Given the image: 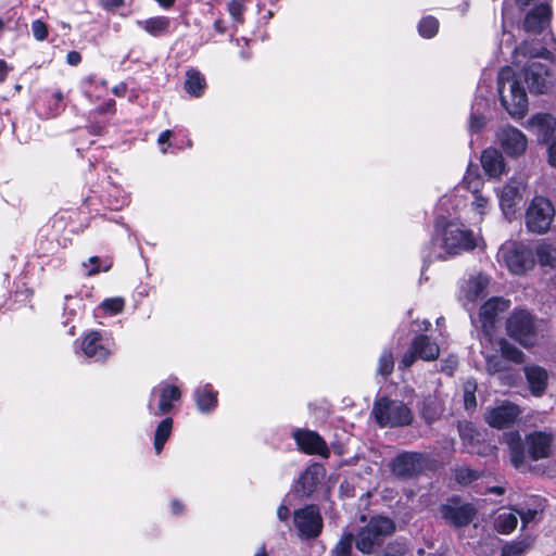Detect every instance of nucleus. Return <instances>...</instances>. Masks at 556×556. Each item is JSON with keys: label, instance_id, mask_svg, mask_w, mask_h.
Listing matches in <instances>:
<instances>
[{"label": "nucleus", "instance_id": "1", "mask_svg": "<svg viewBox=\"0 0 556 556\" xmlns=\"http://www.w3.org/2000/svg\"><path fill=\"white\" fill-rule=\"evenodd\" d=\"M459 203L456 195H443L439 200L434 235L422 252L424 266L432 261H445L477 247L478 237L448 212L450 206L455 210Z\"/></svg>", "mask_w": 556, "mask_h": 556}, {"label": "nucleus", "instance_id": "2", "mask_svg": "<svg viewBox=\"0 0 556 556\" xmlns=\"http://www.w3.org/2000/svg\"><path fill=\"white\" fill-rule=\"evenodd\" d=\"M527 84L531 93H546L554 85L551 72H498L497 90L502 105L515 118H522L528 111Z\"/></svg>", "mask_w": 556, "mask_h": 556}, {"label": "nucleus", "instance_id": "3", "mask_svg": "<svg viewBox=\"0 0 556 556\" xmlns=\"http://www.w3.org/2000/svg\"><path fill=\"white\" fill-rule=\"evenodd\" d=\"M508 446L510 464L520 472L532 469L530 462L549 458L554 451V435L552 432L535 430L522 439L518 431L506 432L503 435Z\"/></svg>", "mask_w": 556, "mask_h": 556}, {"label": "nucleus", "instance_id": "4", "mask_svg": "<svg viewBox=\"0 0 556 556\" xmlns=\"http://www.w3.org/2000/svg\"><path fill=\"white\" fill-rule=\"evenodd\" d=\"M371 415L381 428H400L409 426L414 415L402 401L382 396L374 402Z\"/></svg>", "mask_w": 556, "mask_h": 556}, {"label": "nucleus", "instance_id": "5", "mask_svg": "<svg viewBox=\"0 0 556 556\" xmlns=\"http://www.w3.org/2000/svg\"><path fill=\"white\" fill-rule=\"evenodd\" d=\"M182 393L180 388L164 380L154 386L147 400V410L153 417H168L180 403Z\"/></svg>", "mask_w": 556, "mask_h": 556}, {"label": "nucleus", "instance_id": "6", "mask_svg": "<svg viewBox=\"0 0 556 556\" xmlns=\"http://www.w3.org/2000/svg\"><path fill=\"white\" fill-rule=\"evenodd\" d=\"M496 258L514 275H523L535 264L531 248L518 241L504 242L498 249Z\"/></svg>", "mask_w": 556, "mask_h": 556}, {"label": "nucleus", "instance_id": "7", "mask_svg": "<svg viewBox=\"0 0 556 556\" xmlns=\"http://www.w3.org/2000/svg\"><path fill=\"white\" fill-rule=\"evenodd\" d=\"M542 323L526 309H515L506 321L507 334L526 348L536 343Z\"/></svg>", "mask_w": 556, "mask_h": 556}, {"label": "nucleus", "instance_id": "8", "mask_svg": "<svg viewBox=\"0 0 556 556\" xmlns=\"http://www.w3.org/2000/svg\"><path fill=\"white\" fill-rule=\"evenodd\" d=\"M80 353L94 362L106 361L115 350L112 336L105 331L89 330L79 339Z\"/></svg>", "mask_w": 556, "mask_h": 556}, {"label": "nucleus", "instance_id": "9", "mask_svg": "<svg viewBox=\"0 0 556 556\" xmlns=\"http://www.w3.org/2000/svg\"><path fill=\"white\" fill-rule=\"evenodd\" d=\"M394 530V523L386 517H374L358 532L355 540L356 548L364 553L370 554L376 545H379L383 538L391 534Z\"/></svg>", "mask_w": 556, "mask_h": 556}, {"label": "nucleus", "instance_id": "10", "mask_svg": "<svg viewBox=\"0 0 556 556\" xmlns=\"http://www.w3.org/2000/svg\"><path fill=\"white\" fill-rule=\"evenodd\" d=\"M555 216L552 202L544 197H534L526 211V226L530 232L542 235L549 230Z\"/></svg>", "mask_w": 556, "mask_h": 556}, {"label": "nucleus", "instance_id": "11", "mask_svg": "<svg viewBox=\"0 0 556 556\" xmlns=\"http://www.w3.org/2000/svg\"><path fill=\"white\" fill-rule=\"evenodd\" d=\"M510 305L509 300H505L504 298H491L489 299L479 311V321L481 324V329L483 332V337L488 341H492L493 330L498 319V315L506 309H508Z\"/></svg>", "mask_w": 556, "mask_h": 556}, {"label": "nucleus", "instance_id": "12", "mask_svg": "<svg viewBox=\"0 0 556 556\" xmlns=\"http://www.w3.org/2000/svg\"><path fill=\"white\" fill-rule=\"evenodd\" d=\"M293 521L300 536L305 539L318 536L323 529L319 510L313 505L295 510Z\"/></svg>", "mask_w": 556, "mask_h": 556}, {"label": "nucleus", "instance_id": "13", "mask_svg": "<svg viewBox=\"0 0 556 556\" xmlns=\"http://www.w3.org/2000/svg\"><path fill=\"white\" fill-rule=\"evenodd\" d=\"M425 466V457L416 452H403L390 463L391 472L400 479H410L420 473Z\"/></svg>", "mask_w": 556, "mask_h": 556}, {"label": "nucleus", "instance_id": "14", "mask_svg": "<svg viewBox=\"0 0 556 556\" xmlns=\"http://www.w3.org/2000/svg\"><path fill=\"white\" fill-rule=\"evenodd\" d=\"M525 189V178L514 177L508 184L497 191L501 208L507 218L515 214L516 206L522 200V192Z\"/></svg>", "mask_w": 556, "mask_h": 556}, {"label": "nucleus", "instance_id": "15", "mask_svg": "<svg viewBox=\"0 0 556 556\" xmlns=\"http://www.w3.org/2000/svg\"><path fill=\"white\" fill-rule=\"evenodd\" d=\"M521 409L518 405L504 401L500 405L490 408L485 413V421L493 428L503 429L510 427L520 416Z\"/></svg>", "mask_w": 556, "mask_h": 556}, {"label": "nucleus", "instance_id": "16", "mask_svg": "<svg viewBox=\"0 0 556 556\" xmlns=\"http://www.w3.org/2000/svg\"><path fill=\"white\" fill-rule=\"evenodd\" d=\"M539 58L551 60L553 53L545 48H534L532 43L527 40L513 51V64L521 70H532L535 67L536 63H530V61Z\"/></svg>", "mask_w": 556, "mask_h": 556}, {"label": "nucleus", "instance_id": "17", "mask_svg": "<svg viewBox=\"0 0 556 556\" xmlns=\"http://www.w3.org/2000/svg\"><path fill=\"white\" fill-rule=\"evenodd\" d=\"M497 140L507 155L519 156L528 146V139L522 131L513 127L506 126L497 134Z\"/></svg>", "mask_w": 556, "mask_h": 556}, {"label": "nucleus", "instance_id": "18", "mask_svg": "<svg viewBox=\"0 0 556 556\" xmlns=\"http://www.w3.org/2000/svg\"><path fill=\"white\" fill-rule=\"evenodd\" d=\"M440 513L445 522L455 528L469 525L476 516V509L470 504H444L441 505Z\"/></svg>", "mask_w": 556, "mask_h": 556}, {"label": "nucleus", "instance_id": "19", "mask_svg": "<svg viewBox=\"0 0 556 556\" xmlns=\"http://www.w3.org/2000/svg\"><path fill=\"white\" fill-rule=\"evenodd\" d=\"M64 106L63 94L59 90H46L36 101V111L43 118L58 116Z\"/></svg>", "mask_w": 556, "mask_h": 556}, {"label": "nucleus", "instance_id": "20", "mask_svg": "<svg viewBox=\"0 0 556 556\" xmlns=\"http://www.w3.org/2000/svg\"><path fill=\"white\" fill-rule=\"evenodd\" d=\"M299 448L306 454H328L324 439L315 431L296 429L292 433Z\"/></svg>", "mask_w": 556, "mask_h": 556}, {"label": "nucleus", "instance_id": "21", "mask_svg": "<svg viewBox=\"0 0 556 556\" xmlns=\"http://www.w3.org/2000/svg\"><path fill=\"white\" fill-rule=\"evenodd\" d=\"M545 508L544 500L538 495H531L516 507L518 517L521 520V529L527 528L531 523L541 520V515Z\"/></svg>", "mask_w": 556, "mask_h": 556}, {"label": "nucleus", "instance_id": "22", "mask_svg": "<svg viewBox=\"0 0 556 556\" xmlns=\"http://www.w3.org/2000/svg\"><path fill=\"white\" fill-rule=\"evenodd\" d=\"M489 282V277L482 274L469 277L460 288L459 296L464 305L472 304L484 296Z\"/></svg>", "mask_w": 556, "mask_h": 556}, {"label": "nucleus", "instance_id": "23", "mask_svg": "<svg viewBox=\"0 0 556 556\" xmlns=\"http://www.w3.org/2000/svg\"><path fill=\"white\" fill-rule=\"evenodd\" d=\"M526 380L530 393L535 397H541L548 386V372L539 365H527L523 367Z\"/></svg>", "mask_w": 556, "mask_h": 556}, {"label": "nucleus", "instance_id": "24", "mask_svg": "<svg viewBox=\"0 0 556 556\" xmlns=\"http://www.w3.org/2000/svg\"><path fill=\"white\" fill-rule=\"evenodd\" d=\"M325 477V468L319 464L308 466L299 477L295 485L296 492L302 495H311Z\"/></svg>", "mask_w": 556, "mask_h": 556}, {"label": "nucleus", "instance_id": "25", "mask_svg": "<svg viewBox=\"0 0 556 556\" xmlns=\"http://www.w3.org/2000/svg\"><path fill=\"white\" fill-rule=\"evenodd\" d=\"M463 184L473 195L472 208L480 215L485 214L489 208V198L484 197L480 191V187L483 185L482 179L471 169H468L464 176Z\"/></svg>", "mask_w": 556, "mask_h": 556}, {"label": "nucleus", "instance_id": "26", "mask_svg": "<svg viewBox=\"0 0 556 556\" xmlns=\"http://www.w3.org/2000/svg\"><path fill=\"white\" fill-rule=\"evenodd\" d=\"M551 8L540 4L527 13L522 27L527 33L540 34L548 26L551 20Z\"/></svg>", "mask_w": 556, "mask_h": 556}, {"label": "nucleus", "instance_id": "27", "mask_svg": "<svg viewBox=\"0 0 556 556\" xmlns=\"http://www.w3.org/2000/svg\"><path fill=\"white\" fill-rule=\"evenodd\" d=\"M526 128L535 134L540 141H547L556 129V119L551 114L538 113L528 119Z\"/></svg>", "mask_w": 556, "mask_h": 556}, {"label": "nucleus", "instance_id": "28", "mask_svg": "<svg viewBox=\"0 0 556 556\" xmlns=\"http://www.w3.org/2000/svg\"><path fill=\"white\" fill-rule=\"evenodd\" d=\"M217 391H215L210 383L195 388L193 397L199 412L202 414H208L213 412L217 406Z\"/></svg>", "mask_w": 556, "mask_h": 556}, {"label": "nucleus", "instance_id": "29", "mask_svg": "<svg viewBox=\"0 0 556 556\" xmlns=\"http://www.w3.org/2000/svg\"><path fill=\"white\" fill-rule=\"evenodd\" d=\"M481 164L490 177H498L505 169L503 155L493 148L485 149L481 154Z\"/></svg>", "mask_w": 556, "mask_h": 556}, {"label": "nucleus", "instance_id": "30", "mask_svg": "<svg viewBox=\"0 0 556 556\" xmlns=\"http://www.w3.org/2000/svg\"><path fill=\"white\" fill-rule=\"evenodd\" d=\"M488 101L484 98H477L472 105L469 119V132L471 136L479 134L486 125L485 112Z\"/></svg>", "mask_w": 556, "mask_h": 556}, {"label": "nucleus", "instance_id": "31", "mask_svg": "<svg viewBox=\"0 0 556 556\" xmlns=\"http://www.w3.org/2000/svg\"><path fill=\"white\" fill-rule=\"evenodd\" d=\"M413 344L414 351H416L418 358L424 361H434L440 354L439 345L426 334L417 336L414 339Z\"/></svg>", "mask_w": 556, "mask_h": 556}, {"label": "nucleus", "instance_id": "32", "mask_svg": "<svg viewBox=\"0 0 556 556\" xmlns=\"http://www.w3.org/2000/svg\"><path fill=\"white\" fill-rule=\"evenodd\" d=\"M518 525L516 508L500 510L494 517V529L501 534H510Z\"/></svg>", "mask_w": 556, "mask_h": 556}, {"label": "nucleus", "instance_id": "33", "mask_svg": "<svg viewBox=\"0 0 556 556\" xmlns=\"http://www.w3.org/2000/svg\"><path fill=\"white\" fill-rule=\"evenodd\" d=\"M173 425L174 420L172 417H164L156 425L153 435V447L157 455L162 453L167 440L169 439L173 431Z\"/></svg>", "mask_w": 556, "mask_h": 556}, {"label": "nucleus", "instance_id": "34", "mask_svg": "<svg viewBox=\"0 0 556 556\" xmlns=\"http://www.w3.org/2000/svg\"><path fill=\"white\" fill-rule=\"evenodd\" d=\"M138 26L144 29L151 36L164 35L170 25V21L166 16H155L144 21H138Z\"/></svg>", "mask_w": 556, "mask_h": 556}, {"label": "nucleus", "instance_id": "35", "mask_svg": "<svg viewBox=\"0 0 556 556\" xmlns=\"http://www.w3.org/2000/svg\"><path fill=\"white\" fill-rule=\"evenodd\" d=\"M535 255L542 267H556V244L542 241L535 249Z\"/></svg>", "mask_w": 556, "mask_h": 556}, {"label": "nucleus", "instance_id": "36", "mask_svg": "<svg viewBox=\"0 0 556 556\" xmlns=\"http://www.w3.org/2000/svg\"><path fill=\"white\" fill-rule=\"evenodd\" d=\"M205 87L206 81L201 72H187L185 89L190 96L195 98L202 96Z\"/></svg>", "mask_w": 556, "mask_h": 556}, {"label": "nucleus", "instance_id": "37", "mask_svg": "<svg viewBox=\"0 0 556 556\" xmlns=\"http://www.w3.org/2000/svg\"><path fill=\"white\" fill-rule=\"evenodd\" d=\"M497 345L500 348V352L502 357H504L507 362H513L515 364H522L525 362V354L513 343L508 342L505 339H500L497 341Z\"/></svg>", "mask_w": 556, "mask_h": 556}, {"label": "nucleus", "instance_id": "38", "mask_svg": "<svg viewBox=\"0 0 556 556\" xmlns=\"http://www.w3.org/2000/svg\"><path fill=\"white\" fill-rule=\"evenodd\" d=\"M532 540L529 536L514 540L502 547L501 556H521L530 548Z\"/></svg>", "mask_w": 556, "mask_h": 556}, {"label": "nucleus", "instance_id": "39", "mask_svg": "<svg viewBox=\"0 0 556 556\" xmlns=\"http://www.w3.org/2000/svg\"><path fill=\"white\" fill-rule=\"evenodd\" d=\"M125 300L121 296L104 299L98 306V309L106 315L115 316L123 313Z\"/></svg>", "mask_w": 556, "mask_h": 556}, {"label": "nucleus", "instance_id": "40", "mask_svg": "<svg viewBox=\"0 0 556 556\" xmlns=\"http://www.w3.org/2000/svg\"><path fill=\"white\" fill-rule=\"evenodd\" d=\"M394 368V357L390 350H383L377 366V372L381 376H389Z\"/></svg>", "mask_w": 556, "mask_h": 556}, {"label": "nucleus", "instance_id": "41", "mask_svg": "<svg viewBox=\"0 0 556 556\" xmlns=\"http://www.w3.org/2000/svg\"><path fill=\"white\" fill-rule=\"evenodd\" d=\"M485 368L490 375L508 370L504 357L497 354L485 355Z\"/></svg>", "mask_w": 556, "mask_h": 556}, {"label": "nucleus", "instance_id": "42", "mask_svg": "<svg viewBox=\"0 0 556 556\" xmlns=\"http://www.w3.org/2000/svg\"><path fill=\"white\" fill-rule=\"evenodd\" d=\"M354 538L352 533H344L332 549V556H351Z\"/></svg>", "mask_w": 556, "mask_h": 556}, {"label": "nucleus", "instance_id": "43", "mask_svg": "<svg viewBox=\"0 0 556 556\" xmlns=\"http://www.w3.org/2000/svg\"><path fill=\"white\" fill-rule=\"evenodd\" d=\"M439 29V22L433 16L424 17L418 25L419 34L425 38H432Z\"/></svg>", "mask_w": 556, "mask_h": 556}, {"label": "nucleus", "instance_id": "44", "mask_svg": "<svg viewBox=\"0 0 556 556\" xmlns=\"http://www.w3.org/2000/svg\"><path fill=\"white\" fill-rule=\"evenodd\" d=\"M479 476L480 475L478 471L468 467H458L454 470L455 480L462 485L469 484L470 482L477 480Z\"/></svg>", "mask_w": 556, "mask_h": 556}, {"label": "nucleus", "instance_id": "45", "mask_svg": "<svg viewBox=\"0 0 556 556\" xmlns=\"http://www.w3.org/2000/svg\"><path fill=\"white\" fill-rule=\"evenodd\" d=\"M477 390V383L471 380H467L464 384V404L467 410H472L477 407V400L475 392Z\"/></svg>", "mask_w": 556, "mask_h": 556}, {"label": "nucleus", "instance_id": "46", "mask_svg": "<svg viewBox=\"0 0 556 556\" xmlns=\"http://www.w3.org/2000/svg\"><path fill=\"white\" fill-rule=\"evenodd\" d=\"M245 7L241 0H230L227 4V11L235 23H243V13Z\"/></svg>", "mask_w": 556, "mask_h": 556}, {"label": "nucleus", "instance_id": "47", "mask_svg": "<svg viewBox=\"0 0 556 556\" xmlns=\"http://www.w3.org/2000/svg\"><path fill=\"white\" fill-rule=\"evenodd\" d=\"M80 303H81L80 299H78L76 296H72V295H66L65 296L64 311L70 316H76L77 311L80 308Z\"/></svg>", "mask_w": 556, "mask_h": 556}, {"label": "nucleus", "instance_id": "48", "mask_svg": "<svg viewBox=\"0 0 556 556\" xmlns=\"http://www.w3.org/2000/svg\"><path fill=\"white\" fill-rule=\"evenodd\" d=\"M33 35L37 40H43L48 36L47 25L40 20H36L31 24Z\"/></svg>", "mask_w": 556, "mask_h": 556}, {"label": "nucleus", "instance_id": "49", "mask_svg": "<svg viewBox=\"0 0 556 556\" xmlns=\"http://www.w3.org/2000/svg\"><path fill=\"white\" fill-rule=\"evenodd\" d=\"M417 357H418V355H417L416 351H414V344L412 343L409 350L403 355L402 359L400 361L399 367L400 368L410 367Z\"/></svg>", "mask_w": 556, "mask_h": 556}, {"label": "nucleus", "instance_id": "50", "mask_svg": "<svg viewBox=\"0 0 556 556\" xmlns=\"http://www.w3.org/2000/svg\"><path fill=\"white\" fill-rule=\"evenodd\" d=\"M99 263H100L99 257H97V256L89 257L88 262L83 264L84 267L86 268V275L92 276V275L98 274L101 270L100 267L98 266Z\"/></svg>", "mask_w": 556, "mask_h": 556}, {"label": "nucleus", "instance_id": "51", "mask_svg": "<svg viewBox=\"0 0 556 556\" xmlns=\"http://www.w3.org/2000/svg\"><path fill=\"white\" fill-rule=\"evenodd\" d=\"M547 161L551 166L556 168V134L551 137L547 147Z\"/></svg>", "mask_w": 556, "mask_h": 556}, {"label": "nucleus", "instance_id": "52", "mask_svg": "<svg viewBox=\"0 0 556 556\" xmlns=\"http://www.w3.org/2000/svg\"><path fill=\"white\" fill-rule=\"evenodd\" d=\"M115 101L108 100L96 109V113L99 115H114L115 114Z\"/></svg>", "mask_w": 556, "mask_h": 556}, {"label": "nucleus", "instance_id": "53", "mask_svg": "<svg viewBox=\"0 0 556 556\" xmlns=\"http://www.w3.org/2000/svg\"><path fill=\"white\" fill-rule=\"evenodd\" d=\"M169 510H170L172 515L178 517V516H181L185 514L186 506L181 501H179L177 498H173L169 502Z\"/></svg>", "mask_w": 556, "mask_h": 556}, {"label": "nucleus", "instance_id": "54", "mask_svg": "<svg viewBox=\"0 0 556 556\" xmlns=\"http://www.w3.org/2000/svg\"><path fill=\"white\" fill-rule=\"evenodd\" d=\"M170 137H172V131L170 130H164V131H162L160 134V136L157 138V143L161 147V152L162 153H166L167 152V147L170 146V143H169Z\"/></svg>", "mask_w": 556, "mask_h": 556}, {"label": "nucleus", "instance_id": "55", "mask_svg": "<svg viewBox=\"0 0 556 556\" xmlns=\"http://www.w3.org/2000/svg\"><path fill=\"white\" fill-rule=\"evenodd\" d=\"M456 366H457V359L455 357H450L445 362V365L442 366V371L446 372L447 375H452L454 369L456 368Z\"/></svg>", "mask_w": 556, "mask_h": 556}, {"label": "nucleus", "instance_id": "56", "mask_svg": "<svg viewBox=\"0 0 556 556\" xmlns=\"http://www.w3.org/2000/svg\"><path fill=\"white\" fill-rule=\"evenodd\" d=\"M67 63L71 66H77L81 60L80 53L77 51H71L66 56Z\"/></svg>", "mask_w": 556, "mask_h": 556}, {"label": "nucleus", "instance_id": "57", "mask_svg": "<svg viewBox=\"0 0 556 556\" xmlns=\"http://www.w3.org/2000/svg\"><path fill=\"white\" fill-rule=\"evenodd\" d=\"M277 516L281 521H286L290 516L289 507L285 504H281L277 509Z\"/></svg>", "mask_w": 556, "mask_h": 556}, {"label": "nucleus", "instance_id": "58", "mask_svg": "<svg viewBox=\"0 0 556 556\" xmlns=\"http://www.w3.org/2000/svg\"><path fill=\"white\" fill-rule=\"evenodd\" d=\"M127 90V85L125 83H119L112 87V92L116 97H124Z\"/></svg>", "mask_w": 556, "mask_h": 556}, {"label": "nucleus", "instance_id": "59", "mask_svg": "<svg viewBox=\"0 0 556 556\" xmlns=\"http://www.w3.org/2000/svg\"><path fill=\"white\" fill-rule=\"evenodd\" d=\"M214 28L220 33V34H224L226 31V27L224 25V22L222 20H217L215 21L214 23Z\"/></svg>", "mask_w": 556, "mask_h": 556}, {"label": "nucleus", "instance_id": "60", "mask_svg": "<svg viewBox=\"0 0 556 556\" xmlns=\"http://www.w3.org/2000/svg\"><path fill=\"white\" fill-rule=\"evenodd\" d=\"M489 493H494L497 495H503L505 492V489L503 486H491L488 489Z\"/></svg>", "mask_w": 556, "mask_h": 556}, {"label": "nucleus", "instance_id": "61", "mask_svg": "<svg viewBox=\"0 0 556 556\" xmlns=\"http://www.w3.org/2000/svg\"><path fill=\"white\" fill-rule=\"evenodd\" d=\"M155 1L163 8H170L175 3V0H155Z\"/></svg>", "mask_w": 556, "mask_h": 556}, {"label": "nucleus", "instance_id": "62", "mask_svg": "<svg viewBox=\"0 0 556 556\" xmlns=\"http://www.w3.org/2000/svg\"><path fill=\"white\" fill-rule=\"evenodd\" d=\"M254 556H268L265 545H262L254 554Z\"/></svg>", "mask_w": 556, "mask_h": 556}, {"label": "nucleus", "instance_id": "63", "mask_svg": "<svg viewBox=\"0 0 556 556\" xmlns=\"http://www.w3.org/2000/svg\"><path fill=\"white\" fill-rule=\"evenodd\" d=\"M111 7H119L123 4V0H109Z\"/></svg>", "mask_w": 556, "mask_h": 556}, {"label": "nucleus", "instance_id": "64", "mask_svg": "<svg viewBox=\"0 0 556 556\" xmlns=\"http://www.w3.org/2000/svg\"><path fill=\"white\" fill-rule=\"evenodd\" d=\"M422 415H424V417H425L427 420H430V419H432V418H433V416H432V415H430V414H428L425 409L422 410Z\"/></svg>", "mask_w": 556, "mask_h": 556}]
</instances>
